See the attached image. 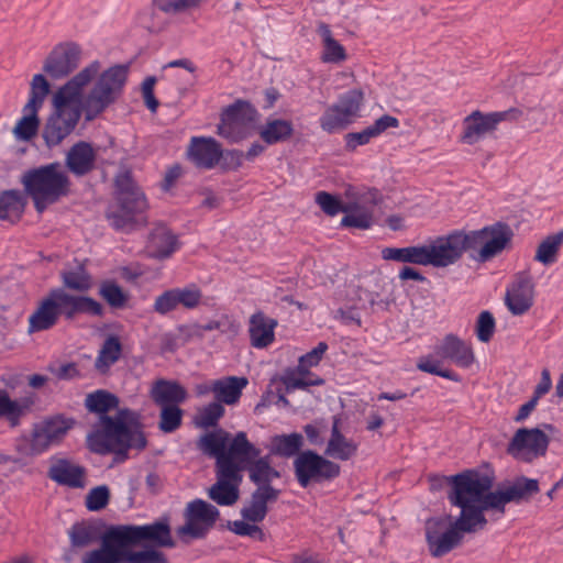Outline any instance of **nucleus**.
<instances>
[{
    "label": "nucleus",
    "instance_id": "nucleus-1",
    "mask_svg": "<svg viewBox=\"0 0 563 563\" xmlns=\"http://www.w3.org/2000/svg\"><path fill=\"white\" fill-rule=\"evenodd\" d=\"M99 68V63L93 62L55 92L54 112L43 130L44 141H63L76 128L81 112L86 121H92L120 97L128 78L129 68L125 65L104 70L80 99L81 89L98 74Z\"/></svg>",
    "mask_w": 563,
    "mask_h": 563
},
{
    "label": "nucleus",
    "instance_id": "nucleus-2",
    "mask_svg": "<svg viewBox=\"0 0 563 563\" xmlns=\"http://www.w3.org/2000/svg\"><path fill=\"white\" fill-rule=\"evenodd\" d=\"M512 236L514 232L507 223L496 222L481 230H453L429 240L428 244L385 247L382 250V257L386 261L441 268L454 265L467 253L475 262L486 263L500 254Z\"/></svg>",
    "mask_w": 563,
    "mask_h": 563
},
{
    "label": "nucleus",
    "instance_id": "nucleus-3",
    "mask_svg": "<svg viewBox=\"0 0 563 563\" xmlns=\"http://www.w3.org/2000/svg\"><path fill=\"white\" fill-rule=\"evenodd\" d=\"M133 416L134 412L129 408L119 409L115 417L101 416V428L87 437L90 451L102 455L113 453L123 461L129 449L144 450L147 440L141 426L135 423L130 427L126 423L128 420H133Z\"/></svg>",
    "mask_w": 563,
    "mask_h": 563
},
{
    "label": "nucleus",
    "instance_id": "nucleus-4",
    "mask_svg": "<svg viewBox=\"0 0 563 563\" xmlns=\"http://www.w3.org/2000/svg\"><path fill=\"white\" fill-rule=\"evenodd\" d=\"M79 313L101 318L104 314V308L92 297L76 296L63 288H52L30 316L29 333L52 329L59 316H64L66 320H73Z\"/></svg>",
    "mask_w": 563,
    "mask_h": 563
},
{
    "label": "nucleus",
    "instance_id": "nucleus-5",
    "mask_svg": "<svg viewBox=\"0 0 563 563\" xmlns=\"http://www.w3.org/2000/svg\"><path fill=\"white\" fill-rule=\"evenodd\" d=\"M114 188V203L106 211L110 225L126 233L146 225L148 201L130 169L115 175Z\"/></svg>",
    "mask_w": 563,
    "mask_h": 563
},
{
    "label": "nucleus",
    "instance_id": "nucleus-6",
    "mask_svg": "<svg viewBox=\"0 0 563 563\" xmlns=\"http://www.w3.org/2000/svg\"><path fill=\"white\" fill-rule=\"evenodd\" d=\"M451 488L448 499L452 506L459 507V517L471 521V509H475L481 501V496L493 487V477L475 470H466L462 473L446 477Z\"/></svg>",
    "mask_w": 563,
    "mask_h": 563
},
{
    "label": "nucleus",
    "instance_id": "nucleus-7",
    "mask_svg": "<svg viewBox=\"0 0 563 563\" xmlns=\"http://www.w3.org/2000/svg\"><path fill=\"white\" fill-rule=\"evenodd\" d=\"M104 536L110 537L113 544L136 545L142 541H148L154 548H174L175 541L172 538L168 518H163L150 525L133 526L118 525L109 527Z\"/></svg>",
    "mask_w": 563,
    "mask_h": 563
},
{
    "label": "nucleus",
    "instance_id": "nucleus-8",
    "mask_svg": "<svg viewBox=\"0 0 563 563\" xmlns=\"http://www.w3.org/2000/svg\"><path fill=\"white\" fill-rule=\"evenodd\" d=\"M131 547L120 548L103 534L100 548L86 553L82 563H168L166 554L154 547L139 551H133Z\"/></svg>",
    "mask_w": 563,
    "mask_h": 563
},
{
    "label": "nucleus",
    "instance_id": "nucleus-9",
    "mask_svg": "<svg viewBox=\"0 0 563 563\" xmlns=\"http://www.w3.org/2000/svg\"><path fill=\"white\" fill-rule=\"evenodd\" d=\"M25 194H43L57 198L70 192V179L58 162L25 170L21 177Z\"/></svg>",
    "mask_w": 563,
    "mask_h": 563
},
{
    "label": "nucleus",
    "instance_id": "nucleus-10",
    "mask_svg": "<svg viewBox=\"0 0 563 563\" xmlns=\"http://www.w3.org/2000/svg\"><path fill=\"white\" fill-rule=\"evenodd\" d=\"M185 525L177 528L180 541L189 544L192 540L205 539L220 517L219 509L206 500L195 499L184 511Z\"/></svg>",
    "mask_w": 563,
    "mask_h": 563
},
{
    "label": "nucleus",
    "instance_id": "nucleus-11",
    "mask_svg": "<svg viewBox=\"0 0 563 563\" xmlns=\"http://www.w3.org/2000/svg\"><path fill=\"white\" fill-rule=\"evenodd\" d=\"M49 92V84L42 74H36L31 82L30 97L23 107V115L12 130L18 141H31L38 131L40 120L37 113Z\"/></svg>",
    "mask_w": 563,
    "mask_h": 563
},
{
    "label": "nucleus",
    "instance_id": "nucleus-12",
    "mask_svg": "<svg viewBox=\"0 0 563 563\" xmlns=\"http://www.w3.org/2000/svg\"><path fill=\"white\" fill-rule=\"evenodd\" d=\"M532 110L520 107L509 108L504 111L483 113L475 110L463 120V139H479L494 132L503 122H521Z\"/></svg>",
    "mask_w": 563,
    "mask_h": 563
},
{
    "label": "nucleus",
    "instance_id": "nucleus-13",
    "mask_svg": "<svg viewBox=\"0 0 563 563\" xmlns=\"http://www.w3.org/2000/svg\"><path fill=\"white\" fill-rule=\"evenodd\" d=\"M258 117V111L251 102L238 99L222 110L219 134L225 139L250 137L256 129Z\"/></svg>",
    "mask_w": 563,
    "mask_h": 563
},
{
    "label": "nucleus",
    "instance_id": "nucleus-14",
    "mask_svg": "<svg viewBox=\"0 0 563 563\" xmlns=\"http://www.w3.org/2000/svg\"><path fill=\"white\" fill-rule=\"evenodd\" d=\"M294 471L297 482L302 488L310 483L330 482L340 475L341 466L318 454L306 450L294 460Z\"/></svg>",
    "mask_w": 563,
    "mask_h": 563
},
{
    "label": "nucleus",
    "instance_id": "nucleus-15",
    "mask_svg": "<svg viewBox=\"0 0 563 563\" xmlns=\"http://www.w3.org/2000/svg\"><path fill=\"white\" fill-rule=\"evenodd\" d=\"M364 95L360 89H351L341 95L339 100L321 115V128L327 132L345 129L360 115Z\"/></svg>",
    "mask_w": 563,
    "mask_h": 563
},
{
    "label": "nucleus",
    "instance_id": "nucleus-16",
    "mask_svg": "<svg viewBox=\"0 0 563 563\" xmlns=\"http://www.w3.org/2000/svg\"><path fill=\"white\" fill-rule=\"evenodd\" d=\"M550 438L540 428H520L507 445V453L514 459L532 462L547 454Z\"/></svg>",
    "mask_w": 563,
    "mask_h": 563
},
{
    "label": "nucleus",
    "instance_id": "nucleus-17",
    "mask_svg": "<svg viewBox=\"0 0 563 563\" xmlns=\"http://www.w3.org/2000/svg\"><path fill=\"white\" fill-rule=\"evenodd\" d=\"M216 471L217 482L209 488V498L219 506H232L240 497V485L243 479L242 474H236L235 470L229 465Z\"/></svg>",
    "mask_w": 563,
    "mask_h": 563
},
{
    "label": "nucleus",
    "instance_id": "nucleus-18",
    "mask_svg": "<svg viewBox=\"0 0 563 563\" xmlns=\"http://www.w3.org/2000/svg\"><path fill=\"white\" fill-rule=\"evenodd\" d=\"M533 299L534 284L531 276L526 272L518 273L506 291L507 308L514 316H522L532 307Z\"/></svg>",
    "mask_w": 563,
    "mask_h": 563
},
{
    "label": "nucleus",
    "instance_id": "nucleus-19",
    "mask_svg": "<svg viewBox=\"0 0 563 563\" xmlns=\"http://www.w3.org/2000/svg\"><path fill=\"white\" fill-rule=\"evenodd\" d=\"M80 49L74 43L59 44L53 48L44 63V71L52 78H63L77 68Z\"/></svg>",
    "mask_w": 563,
    "mask_h": 563
},
{
    "label": "nucleus",
    "instance_id": "nucleus-20",
    "mask_svg": "<svg viewBox=\"0 0 563 563\" xmlns=\"http://www.w3.org/2000/svg\"><path fill=\"white\" fill-rule=\"evenodd\" d=\"M476 532L472 523L464 518L457 517L450 522L449 528L427 542L428 550L433 558H442L459 547L463 539V533Z\"/></svg>",
    "mask_w": 563,
    "mask_h": 563
},
{
    "label": "nucleus",
    "instance_id": "nucleus-21",
    "mask_svg": "<svg viewBox=\"0 0 563 563\" xmlns=\"http://www.w3.org/2000/svg\"><path fill=\"white\" fill-rule=\"evenodd\" d=\"M180 246L178 236L164 223L157 222L148 233L147 251L155 260L169 258Z\"/></svg>",
    "mask_w": 563,
    "mask_h": 563
},
{
    "label": "nucleus",
    "instance_id": "nucleus-22",
    "mask_svg": "<svg viewBox=\"0 0 563 563\" xmlns=\"http://www.w3.org/2000/svg\"><path fill=\"white\" fill-rule=\"evenodd\" d=\"M260 454L261 450L247 439L246 433L239 431L231 435L225 459L236 474H242Z\"/></svg>",
    "mask_w": 563,
    "mask_h": 563
},
{
    "label": "nucleus",
    "instance_id": "nucleus-23",
    "mask_svg": "<svg viewBox=\"0 0 563 563\" xmlns=\"http://www.w3.org/2000/svg\"><path fill=\"white\" fill-rule=\"evenodd\" d=\"M231 435L223 429H217L202 434L197 442V448L203 454L216 459L214 470L231 466L229 460L225 459Z\"/></svg>",
    "mask_w": 563,
    "mask_h": 563
},
{
    "label": "nucleus",
    "instance_id": "nucleus-24",
    "mask_svg": "<svg viewBox=\"0 0 563 563\" xmlns=\"http://www.w3.org/2000/svg\"><path fill=\"white\" fill-rule=\"evenodd\" d=\"M47 475L58 485L70 488L85 487L86 468L71 463L67 459L54 460L48 468Z\"/></svg>",
    "mask_w": 563,
    "mask_h": 563
},
{
    "label": "nucleus",
    "instance_id": "nucleus-25",
    "mask_svg": "<svg viewBox=\"0 0 563 563\" xmlns=\"http://www.w3.org/2000/svg\"><path fill=\"white\" fill-rule=\"evenodd\" d=\"M150 397L156 406H180L188 399V391L177 380L158 378L152 384Z\"/></svg>",
    "mask_w": 563,
    "mask_h": 563
},
{
    "label": "nucleus",
    "instance_id": "nucleus-26",
    "mask_svg": "<svg viewBox=\"0 0 563 563\" xmlns=\"http://www.w3.org/2000/svg\"><path fill=\"white\" fill-rule=\"evenodd\" d=\"M508 504L507 496L504 487H499L495 492L486 490L481 496V501L475 509H471V523L475 530L484 529L487 525V519L484 515L486 510H495L499 514H505V507Z\"/></svg>",
    "mask_w": 563,
    "mask_h": 563
},
{
    "label": "nucleus",
    "instance_id": "nucleus-27",
    "mask_svg": "<svg viewBox=\"0 0 563 563\" xmlns=\"http://www.w3.org/2000/svg\"><path fill=\"white\" fill-rule=\"evenodd\" d=\"M66 167L77 177H82L96 167V152L91 143H74L66 155Z\"/></svg>",
    "mask_w": 563,
    "mask_h": 563
},
{
    "label": "nucleus",
    "instance_id": "nucleus-28",
    "mask_svg": "<svg viewBox=\"0 0 563 563\" xmlns=\"http://www.w3.org/2000/svg\"><path fill=\"white\" fill-rule=\"evenodd\" d=\"M341 418L340 416H333L331 437L328 441L325 455L340 460L347 461L353 457L357 452V444L343 435L340 430Z\"/></svg>",
    "mask_w": 563,
    "mask_h": 563
},
{
    "label": "nucleus",
    "instance_id": "nucleus-29",
    "mask_svg": "<svg viewBox=\"0 0 563 563\" xmlns=\"http://www.w3.org/2000/svg\"><path fill=\"white\" fill-rule=\"evenodd\" d=\"M276 325L277 321L267 318L262 311L252 314L249 327L252 346L257 349L268 346L274 341Z\"/></svg>",
    "mask_w": 563,
    "mask_h": 563
},
{
    "label": "nucleus",
    "instance_id": "nucleus-30",
    "mask_svg": "<svg viewBox=\"0 0 563 563\" xmlns=\"http://www.w3.org/2000/svg\"><path fill=\"white\" fill-rule=\"evenodd\" d=\"M439 354L454 362L457 366L467 368L474 362V353L471 345L454 334H448L439 347Z\"/></svg>",
    "mask_w": 563,
    "mask_h": 563
},
{
    "label": "nucleus",
    "instance_id": "nucleus-31",
    "mask_svg": "<svg viewBox=\"0 0 563 563\" xmlns=\"http://www.w3.org/2000/svg\"><path fill=\"white\" fill-rule=\"evenodd\" d=\"M187 158L199 169H212L221 159V143H189Z\"/></svg>",
    "mask_w": 563,
    "mask_h": 563
},
{
    "label": "nucleus",
    "instance_id": "nucleus-32",
    "mask_svg": "<svg viewBox=\"0 0 563 563\" xmlns=\"http://www.w3.org/2000/svg\"><path fill=\"white\" fill-rule=\"evenodd\" d=\"M27 199L19 189H7L0 192V220L16 223L21 220Z\"/></svg>",
    "mask_w": 563,
    "mask_h": 563
},
{
    "label": "nucleus",
    "instance_id": "nucleus-33",
    "mask_svg": "<svg viewBox=\"0 0 563 563\" xmlns=\"http://www.w3.org/2000/svg\"><path fill=\"white\" fill-rule=\"evenodd\" d=\"M249 380L244 376H228L213 380V394L220 404L234 405L242 396V390Z\"/></svg>",
    "mask_w": 563,
    "mask_h": 563
},
{
    "label": "nucleus",
    "instance_id": "nucleus-34",
    "mask_svg": "<svg viewBox=\"0 0 563 563\" xmlns=\"http://www.w3.org/2000/svg\"><path fill=\"white\" fill-rule=\"evenodd\" d=\"M59 276L64 290L87 292L92 287V276L88 272L85 262L75 261V265L63 269Z\"/></svg>",
    "mask_w": 563,
    "mask_h": 563
},
{
    "label": "nucleus",
    "instance_id": "nucleus-35",
    "mask_svg": "<svg viewBox=\"0 0 563 563\" xmlns=\"http://www.w3.org/2000/svg\"><path fill=\"white\" fill-rule=\"evenodd\" d=\"M305 439L301 433L292 432L289 434H276L271 438L269 455H276L285 459L296 456L301 453Z\"/></svg>",
    "mask_w": 563,
    "mask_h": 563
},
{
    "label": "nucleus",
    "instance_id": "nucleus-36",
    "mask_svg": "<svg viewBox=\"0 0 563 563\" xmlns=\"http://www.w3.org/2000/svg\"><path fill=\"white\" fill-rule=\"evenodd\" d=\"M508 504L528 503L539 493V481L526 476L516 477L514 482L504 486Z\"/></svg>",
    "mask_w": 563,
    "mask_h": 563
},
{
    "label": "nucleus",
    "instance_id": "nucleus-37",
    "mask_svg": "<svg viewBox=\"0 0 563 563\" xmlns=\"http://www.w3.org/2000/svg\"><path fill=\"white\" fill-rule=\"evenodd\" d=\"M249 477L257 487L280 477V473L271 465V455H258L246 468Z\"/></svg>",
    "mask_w": 563,
    "mask_h": 563
},
{
    "label": "nucleus",
    "instance_id": "nucleus-38",
    "mask_svg": "<svg viewBox=\"0 0 563 563\" xmlns=\"http://www.w3.org/2000/svg\"><path fill=\"white\" fill-rule=\"evenodd\" d=\"M122 353V344L117 335H109L103 341L99 354L95 362V367L100 373H106L111 365L119 361Z\"/></svg>",
    "mask_w": 563,
    "mask_h": 563
},
{
    "label": "nucleus",
    "instance_id": "nucleus-39",
    "mask_svg": "<svg viewBox=\"0 0 563 563\" xmlns=\"http://www.w3.org/2000/svg\"><path fill=\"white\" fill-rule=\"evenodd\" d=\"M318 34L323 44L322 60L324 63H340L346 58L344 47L333 38L332 32L328 24L320 23L318 25Z\"/></svg>",
    "mask_w": 563,
    "mask_h": 563
},
{
    "label": "nucleus",
    "instance_id": "nucleus-40",
    "mask_svg": "<svg viewBox=\"0 0 563 563\" xmlns=\"http://www.w3.org/2000/svg\"><path fill=\"white\" fill-rule=\"evenodd\" d=\"M119 402V397L114 394L106 389H98L86 396L85 407L89 412L98 413L101 417L108 416V411L118 408Z\"/></svg>",
    "mask_w": 563,
    "mask_h": 563
},
{
    "label": "nucleus",
    "instance_id": "nucleus-41",
    "mask_svg": "<svg viewBox=\"0 0 563 563\" xmlns=\"http://www.w3.org/2000/svg\"><path fill=\"white\" fill-rule=\"evenodd\" d=\"M68 534L70 543L75 548H84L98 540L101 541L103 536L96 526L86 521L74 523Z\"/></svg>",
    "mask_w": 563,
    "mask_h": 563
},
{
    "label": "nucleus",
    "instance_id": "nucleus-42",
    "mask_svg": "<svg viewBox=\"0 0 563 563\" xmlns=\"http://www.w3.org/2000/svg\"><path fill=\"white\" fill-rule=\"evenodd\" d=\"M347 206L352 207L351 210L344 212L345 216L341 220V225L345 228H353L357 230H368L372 228L373 212L357 202H349Z\"/></svg>",
    "mask_w": 563,
    "mask_h": 563
},
{
    "label": "nucleus",
    "instance_id": "nucleus-43",
    "mask_svg": "<svg viewBox=\"0 0 563 563\" xmlns=\"http://www.w3.org/2000/svg\"><path fill=\"white\" fill-rule=\"evenodd\" d=\"M562 244L563 230L559 231L558 233L548 235L538 245L534 261L540 262L545 266L553 264L556 261L558 253Z\"/></svg>",
    "mask_w": 563,
    "mask_h": 563
},
{
    "label": "nucleus",
    "instance_id": "nucleus-44",
    "mask_svg": "<svg viewBox=\"0 0 563 563\" xmlns=\"http://www.w3.org/2000/svg\"><path fill=\"white\" fill-rule=\"evenodd\" d=\"M399 121L397 118L385 114L375 120V122L365 128L360 133H350L346 141H367L371 137H377L389 128H398Z\"/></svg>",
    "mask_w": 563,
    "mask_h": 563
},
{
    "label": "nucleus",
    "instance_id": "nucleus-45",
    "mask_svg": "<svg viewBox=\"0 0 563 563\" xmlns=\"http://www.w3.org/2000/svg\"><path fill=\"white\" fill-rule=\"evenodd\" d=\"M99 296L111 307L114 309L123 308L128 300L129 295L125 292L121 286H119L114 280H103L99 287Z\"/></svg>",
    "mask_w": 563,
    "mask_h": 563
},
{
    "label": "nucleus",
    "instance_id": "nucleus-46",
    "mask_svg": "<svg viewBox=\"0 0 563 563\" xmlns=\"http://www.w3.org/2000/svg\"><path fill=\"white\" fill-rule=\"evenodd\" d=\"M159 421L158 429L164 433H173L181 427L185 411L180 406H158Z\"/></svg>",
    "mask_w": 563,
    "mask_h": 563
},
{
    "label": "nucleus",
    "instance_id": "nucleus-47",
    "mask_svg": "<svg viewBox=\"0 0 563 563\" xmlns=\"http://www.w3.org/2000/svg\"><path fill=\"white\" fill-rule=\"evenodd\" d=\"M291 132V122L283 119H274L266 122L260 134L263 141H280L289 137Z\"/></svg>",
    "mask_w": 563,
    "mask_h": 563
},
{
    "label": "nucleus",
    "instance_id": "nucleus-48",
    "mask_svg": "<svg viewBox=\"0 0 563 563\" xmlns=\"http://www.w3.org/2000/svg\"><path fill=\"white\" fill-rule=\"evenodd\" d=\"M279 380L285 385L286 391L294 389H306L310 386H321L324 384V379L316 376L296 377L295 369L287 368L280 376Z\"/></svg>",
    "mask_w": 563,
    "mask_h": 563
},
{
    "label": "nucleus",
    "instance_id": "nucleus-49",
    "mask_svg": "<svg viewBox=\"0 0 563 563\" xmlns=\"http://www.w3.org/2000/svg\"><path fill=\"white\" fill-rule=\"evenodd\" d=\"M176 298V303L178 306H183L186 309H195L197 308L202 299V291L200 288L190 284L183 288H172Z\"/></svg>",
    "mask_w": 563,
    "mask_h": 563
},
{
    "label": "nucleus",
    "instance_id": "nucleus-50",
    "mask_svg": "<svg viewBox=\"0 0 563 563\" xmlns=\"http://www.w3.org/2000/svg\"><path fill=\"white\" fill-rule=\"evenodd\" d=\"M225 409L222 404L212 401L205 406L196 418V424L200 428H212L224 416Z\"/></svg>",
    "mask_w": 563,
    "mask_h": 563
},
{
    "label": "nucleus",
    "instance_id": "nucleus-51",
    "mask_svg": "<svg viewBox=\"0 0 563 563\" xmlns=\"http://www.w3.org/2000/svg\"><path fill=\"white\" fill-rule=\"evenodd\" d=\"M316 202L325 214L331 217L352 209L347 203H343L339 197L327 191H318L316 194Z\"/></svg>",
    "mask_w": 563,
    "mask_h": 563
},
{
    "label": "nucleus",
    "instance_id": "nucleus-52",
    "mask_svg": "<svg viewBox=\"0 0 563 563\" xmlns=\"http://www.w3.org/2000/svg\"><path fill=\"white\" fill-rule=\"evenodd\" d=\"M74 424L75 420L73 418H67L63 415L51 417L42 423L45 432H47L54 441L62 439Z\"/></svg>",
    "mask_w": 563,
    "mask_h": 563
},
{
    "label": "nucleus",
    "instance_id": "nucleus-53",
    "mask_svg": "<svg viewBox=\"0 0 563 563\" xmlns=\"http://www.w3.org/2000/svg\"><path fill=\"white\" fill-rule=\"evenodd\" d=\"M268 512V506L257 496L255 492L251 494L249 505L241 509V516L249 522H261L265 519Z\"/></svg>",
    "mask_w": 563,
    "mask_h": 563
},
{
    "label": "nucleus",
    "instance_id": "nucleus-54",
    "mask_svg": "<svg viewBox=\"0 0 563 563\" xmlns=\"http://www.w3.org/2000/svg\"><path fill=\"white\" fill-rule=\"evenodd\" d=\"M109 501V487L107 485H100L89 490L85 499V505L89 511H100L108 506Z\"/></svg>",
    "mask_w": 563,
    "mask_h": 563
},
{
    "label": "nucleus",
    "instance_id": "nucleus-55",
    "mask_svg": "<svg viewBox=\"0 0 563 563\" xmlns=\"http://www.w3.org/2000/svg\"><path fill=\"white\" fill-rule=\"evenodd\" d=\"M496 322L493 313L484 310L479 313L476 322V335L481 342L487 343L494 335Z\"/></svg>",
    "mask_w": 563,
    "mask_h": 563
},
{
    "label": "nucleus",
    "instance_id": "nucleus-56",
    "mask_svg": "<svg viewBox=\"0 0 563 563\" xmlns=\"http://www.w3.org/2000/svg\"><path fill=\"white\" fill-rule=\"evenodd\" d=\"M199 0H153L154 5L166 14H178L198 4Z\"/></svg>",
    "mask_w": 563,
    "mask_h": 563
},
{
    "label": "nucleus",
    "instance_id": "nucleus-57",
    "mask_svg": "<svg viewBox=\"0 0 563 563\" xmlns=\"http://www.w3.org/2000/svg\"><path fill=\"white\" fill-rule=\"evenodd\" d=\"M19 409L16 408L13 399L10 398L9 394L4 389H0V418H5L10 424V427H18L16 413Z\"/></svg>",
    "mask_w": 563,
    "mask_h": 563
},
{
    "label": "nucleus",
    "instance_id": "nucleus-58",
    "mask_svg": "<svg viewBox=\"0 0 563 563\" xmlns=\"http://www.w3.org/2000/svg\"><path fill=\"white\" fill-rule=\"evenodd\" d=\"M450 522H452L451 516L431 517L427 519L424 523L426 542L443 533L449 528Z\"/></svg>",
    "mask_w": 563,
    "mask_h": 563
},
{
    "label": "nucleus",
    "instance_id": "nucleus-59",
    "mask_svg": "<svg viewBox=\"0 0 563 563\" xmlns=\"http://www.w3.org/2000/svg\"><path fill=\"white\" fill-rule=\"evenodd\" d=\"M54 440L49 437L42 424L35 426L32 432L31 439V452L33 454H40L44 452Z\"/></svg>",
    "mask_w": 563,
    "mask_h": 563
},
{
    "label": "nucleus",
    "instance_id": "nucleus-60",
    "mask_svg": "<svg viewBox=\"0 0 563 563\" xmlns=\"http://www.w3.org/2000/svg\"><path fill=\"white\" fill-rule=\"evenodd\" d=\"M177 308L176 298L173 289L165 290L156 297L153 310L158 314L165 316Z\"/></svg>",
    "mask_w": 563,
    "mask_h": 563
},
{
    "label": "nucleus",
    "instance_id": "nucleus-61",
    "mask_svg": "<svg viewBox=\"0 0 563 563\" xmlns=\"http://www.w3.org/2000/svg\"><path fill=\"white\" fill-rule=\"evenodd\" d=\"M244 158V153L239 150H228L223 151L221 148V159L219 161L218 165L221 166L224 170H234L238 169L242 161Z\"/></svg>",
    "mask_w": 563,
    "mask_h": 563
},
{
    "label": "nucleus",
    "instance_id": "nucleus-62",
    "mask_svg": "<svg viewBox=\"0 0 563 563\" xmlns=\"http://www.w3.org/2000/svg\"><path fill=\"white\" fill-rule=\"evenodd\" d=\"M327 350L328 344L325 342H319L316 347L300 356L301 366H317L321 362Z\"/></svg>",
    "mask_w": 563,
    "mask_h": 563
},
{
    "label": "nucleus",
    "instance_id": "nucleus-63",
    "mask_svg": "<svg viewBox=\"0 0 563 563\" xmlns=\"http://www.w3.org/2000/svg\"><path fill=\"white\" fill-rule=\"evenodd\" d=\"M49 372L59 380H70L80 376L76 363L62 364L59 367H48Z\"/></svg>",
    "mask_w": 563,
    "mask_h": 563
},
{
    "label": "nucleus",
    "instance_id": "nucleus-64",
    "mask_svg": "<svg viewBox=\"0 0 563 563\" xmlns=\"http://www.w3.org/2000/svg\"><path fill=\"white\" fill-rule=\"evenodd\" d=\"M181 175L183 167L179 164H174L173 166L168 167L161 184L162 190L165 192L169 191Z\"/></svg>",
    "mask_w": 563,
    "mask_h": 563
}]
</instances>
